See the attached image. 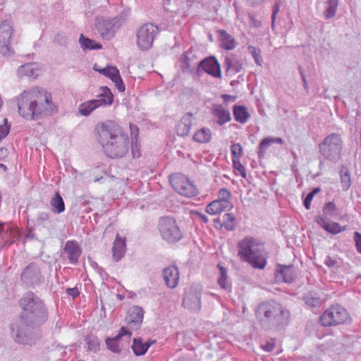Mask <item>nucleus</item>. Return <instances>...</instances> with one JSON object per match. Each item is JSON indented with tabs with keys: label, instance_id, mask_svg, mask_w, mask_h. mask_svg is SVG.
Here are the masks:
<instances>
[{
	"label": "nucleus",
	"instance_id": "obj_32",
	"mask_svg": "<svg viewBox=\"0 0 361 361\" xmlns=\"http://www.w3.org/2000/svg\"><path fill=\"white\" fill-rule=\"evenodd\" d=\"M192 139L199 143H207L212 139V131L208 128H202L193 135Z\"/></svg>",
	"mask_w": 361,
	"mask_h": 361
},
{
	"label": "nucleus",
	"instance_id": "obj_27",
	"mask_svg": "<svg viewBox=\"0 0 361 361\" xmlns=\"http://www.w3.org/2000/svg\"><path fill=\"white\" fill-rule=\"evenodd\" d=\"M220 47L225 50H233L237 46L235 38L224 30L219 31Z\"/></svg>",
	"mask_w": 361,
	"mask_h": 361
},
{
	"label": "nucleus",
	"instance_id": "obj_24",
	"mask_svg": "<svg viewBox=\"0 0 361 361\" xmlns=\"http://www.w3.org/2000/svg\"><path fill=\"white\" fill-rule=\"evenodd\" d=\"M316 222L324 230L332 235L341 233L347 228L346 226H341V225L336 222H327L326 219L323 216H317L316 218Z\"/></svg>",
	"mask_w": 361,
	"mask_h": 361
},
{
	"label": "nucleus",
	"instance_id": "obj_21",
	"mask_svg": "<svg viewBox=\"0 0 361 361\" xmlns=\"http://www.w3.org/2000/svg\"><path fill=\"white\" fill-rule=\"evenodd\" d=\"M64 252L67 254L70 263L76 264L80 257L82 250L78 242L75 240H68L65 244Z\"/></svg>",
	"mask_w": 361,
	"mask_h": 361
},
{
	"label": "nucleus",
	"instance_id": "obj_46",
	"mask_svg": "<svg viewBox=\"0 0 361 361\" xmlns=\"http://www.w3.org/2000/svg\"><path fill=\"white\" fill-rule=\"evenodd\" d=\"M243 148L240 144L235 143L231 146V152L232 159H240L242 156Z\"/></svg>",
	"mask_w": 361,
	"mask_h": 361
},
{
	"label": "nucleus",
	"instance_id": "obj_26",
	"mask_svg": "<svg viewBox=\"0 0 361 361\" xmlns=\"http://www.w3.org/2000/svg\"><path fill=\"white\" fill-rule=\"evenodd\" d=\"M192 121V114L188 112L183 115L176 126L178 135L185 137L188 135Z\"/></svg>",
	"mask_w": 361,
	"mask_h": 361
},
{
	"label": "nucleus",
	"instance_id": "obj_20",
	"mask_svg": "<svg viewBox=\"0 0 361 361\" xmlns=\"http://www.w3.org/2000/svg\"><path fill=\"white\" fill-rule=\"evenodd\" d=\"M212 115L217 118L216 123L219 126H224L231 120V116L229 110L222 104H214L211 109Z\"/></svg>",
	"mask_w": 361,
	"mask_h": 361
},
{
	"label": "nucleus",
	"instance_id": "obj_5",
	"mask_svg": "<svg viewBox=\"0 0 361 361\" xmlns=\"http://www.w3.org/2000/svg\"><path fill=\"white\" fill-rule=\"evenodd\" d=\"M256 317L264 329H271L288 322L289 311L281 304L271 301L260 303L256 310Z\"/></svg>",
	"mask_w": 361,
	"mask_h": 361
},
{
	"label": "nucleus",
	"instance_id": "obj_43",
	"mask_svg": "<svg viewBox=\"0 0 361 361\" xmlns=\"http://www.w3.org/2000/svg\"><path fill=\"white\" fill-rule=\"evenodd\" d=\"M118 341L119 338L116 336L114 338H107L106 339L107 348L113 353H120L121 349L119 347Z\"/></svg>",
	"mask_w": 361,
	"mask_h": 361
},
{
	"label": "nucleus",
	"instance_id": "obj_28",
	"mask_svg": "<svg viewBox=\"0 0 361 361\" xmlns=\"http://www.w3.org/2000/svg\"><path fill=\"white\" fill-rule=\"evenodd\" d=\"M233 207L232 203L221 202L214 200L209 203L206 207V212L211 215H216L225 210H229Z\"/></svg>",
	"mask_w": 361,
	"mask_h": 361
},
{
	"label": "nucleus",
	"instance_id": "obj_1",
	"mask_svg": "<svg viewBox=\"0 0 361 361\" xmlns=\"http://www.w3.org/2000/svg\"><path fill=\"white\" fill-rule=\"evenodd\" d=\"M19 306L23 312L11 324V335L16 342L30 345L35 341V327L47 320L48 311L44 302L32 291L23 295Z\"/></svg>",
	"mask_w": 361,
	"mask_h": 361
},
{
	"label": "nucleus",
	"instance_id": "obj_62",
	"mask_svg": "<svg viewBox=\"0 0 361 361\" xmlns=\"http://www.w3.org/2000/svg\"><path fill=\"white\" fill-rule=\"evenodd\" d=\"M264 0H247L250 6L256 7L259 6L264 2Z\"/></svg>",
	"mask_w": 361,
	"mask_h": 361
},
{
	"label": "nucleus",
	"instance_id": "obj_19",
	"mask_svg": "<svg viewBox=\"0 0 361 361\" xmlns=\"http://www.w3.org/2000/svg\"><path fill=\"white\" fill-rule=\"evenodd\" d=\"M198 68L214 78H219L221 76L220 64L215 57L210 56L201 61Z\"/></svg>",
	"mask_w": 361,
	"mask_h": 361
},
{
	"label": "nucleus",
	"instance_id": "obj_35",
	"mask_svg": "<svg viewBox=\"0 0 361 361\" xmlns=\"http://www.w3.org/2000/svg\"><path fill=\"white\" fill-rule=\"evenodd\" d=\"M79 43L83 50H94L101 49L102 48V44L97 43L95 41L85 37L83 35H80Z\"/></svg>",
	"mask_w": 361,
	"mask_h": 361
},
{
	"label": "nucleus",
	"instance_id": "obj_25",
	"mask_svg": "<svg viewBox=\"0 0 361 361\" xmlns=\"http://www.w3.org/2000/svg\"><path fill=\"white\" fill-rule=\"evenodd\" d=\"M126 251V238H121L118 234H117L112 247V255L114 261L118 262L121 260L125 255Z\"/></svg>",
	"mask_w": 361,
	"mask_h": 361
},
{
	"label": "nucleus",
	"instance_id": "obj_29",
	"mask_svg": "<svg viewBox=\"0 0 361 361\" xmlns=\"http://www.w3.org/2000/svg\"><path fill=\"white\" fill-rule=\"evenodd\" d=\"M302 300L305 305L311 308H319L322 304V300L319 294L314 291H308L304 293Z\"/></svg>",
	"mask_w": 361,
	"mask_h": 361
},
{
	"label": "nucleus",
	"instance_id": "obj_56",
	"mask_svg": "<svg viewBox=\"0 0 361 361\" xmlns=\"http://www.w3.org/2000/svg\"><path fill=\"white\" fill-rule=\"evenodd\" d=\"M66 293L68 295L71 296L73 299L76 298L80 294V292L76 287L67 288Z\"/></svg>",
	"mask_w": 361,
	"mask_h": 361
},
{
	"label": "nucleus",
	"instance_id": "obj_40",
	"mask_svg": "<svg viewBox=\"0 0 361 361\" xmlns=\"http://www.w3.org/2000/svg\"><path fill=\"white\" fill-rule=\"evenodd\" d=\"M323 213L325 216L336 218L341 212L333 202L326 203L323 207Z\"/></svg>",
	"mask_w": 361,
	"mask_h": 361
},
{
	"label": "nucleus",
	"instance_id": "obj_7",
	"mask_svg": "<svg viewBox=\"0 0 361 361\" xmlns=\"http://www.w3.org/2000/svg\"><path fill=\"white\" fill-rule=\"evenodd\" d=\"M126 20V14L121 13L114 18L98 16L95 19V27L100 37L110 40Z\"/></svg>",
	"mask_w": 361,
	"mask_h": 361
},
{
	"label": "nucleus",
	"instance_id": "obj_48",
	"mask_svg": "<svg viewBox=\"0 0 361 361\" xmlns=\"http://www.w3.org/2000/svg\"><path fill=\"white\" fill-rule=\"evenodd\" d=\"M3 122V124H0V140L5 138L10 130V126L8 123L7 118H4Z\"/></svg>",
	"mask_w": 361,
	"mask_h": 361
},
{
	"label": "nucleus",
	"instance_id": "obj_57",
	"mask_svg": "<svg viewBox=\"0 0 361 361\" xmlns=\"http://www.w3.org/2000/svg\"><path fill=\"white\" fill-rule=\"evenodd\" d=\"M262 348L267 352H271L275 348V343L273 341H267Z\"/></svg>",
	"mask_w": 361,
	"mask_h": 361
},
{
	"label": "nucleus",
	"instance_id": "obj_44",
	"mask_svg": "<svg viewBox=\"0 0 361 361\" xmlns=\"http://www.w3.org/2000/svg\"><path fill=\"white\" fill-rule=\"evenodd\" d=\"M272 137H268L263 139L259 145L258 156L259 158L264 157L265 151L273 144Z\"/></svg>",
	"mask_w": 361,
	"mask_h": 361
},
{
	"label": "nucleus",
	"instance_id": "obj_31",
	"mask_svg": "<svg viewBox=\"0 0 361 361\" xmlns=\"http://www.w3.org/2000/svg\"><path fill=\"white\" fill-rule=\"evenodd\" d=\"M154 343H143L140 338H134L132 348L137 356L143 355L146 353L149 346Z\"/></svg>",
	"mask_w": 361,
	"mask_h": 361
},
{
	"label": "nucleus",
	"instance_id": "obj_42",
	"mask_svg": "<svg viewBox=\"0 0 361 361\" xmlns=\"http://www.w3.org/2000/svg\"><path fill=\"white\" fill-rule=\"evenodd\" d=\"M247 50L253 57L255 62L257 65L261 66L262 65V57L261 55V50L254 46L250 45L247 47Z\"/></svg>",
	"mask_w": 361,
	"mask_h": 361
},
{
	"label": "nucleus",
	"instance_id": "obj_47",
	"mask_svg": "<svg viewBox=\"0 0 361 361\" xmlns=\"http://www.w3.org/2000/svg\"><path fill=\"white\" fill-rule=\"evenodd\" d=\"M320 189L319 188H314L312 192H309L304 200V206L307 209H310L311 202L313 199V197L315 194H317Z\"/></svg>",
	"mask_w": 361,
	"mask_h": 361
},
{
	"label": "nucleus",
	"instance_id": "obj_50",
	"mask_svg": "<svg viewBox=\"0 0 361 361\" xmlns=\"http://www.w3.org/2000/svg\"><path fill=\"white\" fill-rule=\"evenodd\" d=\"M131 152L133 158H139L141 156L139 145L137 141H131Z\"/></svg>",
	"mask_w": 361,
	"mask_h": 361
},
{
	"label": "nucleus",
	"instance_id": "obj_9",
	"mask_svg": "<svg viewBox=\"0 0 361 361\" xmlns=\"http://www.w3.org/2000/svg\"><path fill=\"white\" fill-rule=\"evenodd\" d=\"M102 92L94 99H91L80 104L78 111L82 116H88L96 109L100 106L111 105L113 103L114 96L107 87L101 88Z\"/></svg>",
	"mask_w": 361,
	"mask_h": 361
},
{
	"label": "nucleus",
	"instance_id": "obj_52",
	"mask_svg": "<svg viewBox=\"0 0 361 361\" xmlns=\"http://www.w3.org/2000/svg\"><path fill=\"white\" fill-rule=\"evenodd\" d=\"M354 241L357 251L361 254V233L357 231L354 233Z\"/></svg>",
	"mask_w": 361,
	"mask_h": 361
},
{
	"label": "nucleus",
	"instance_id": "obj_53",
	"mask_svg": "<svg viewBox=\"0 0 361 361\" xmlns=\"http://www.w3.org/2000/svg\"><path fill=\"white\" fill-rule=\"evenodd\" d=\"M130 129L132 136V140L137 141V137L139 134V129L136 125L130 124Z\"/></svg>",
	"mask_w": 361,
	"mask_h": 361
},
{
	"label": "nucleus",
	"instance_id": "obj_2",
	"mask_svg": "<svg viewBox=\"0 0 361 361\" xmlns=\"http://www.w3.org/2000/svg\"><path fill=\"white\" fill-rule=\"evenodd\" d=\"M95 131L97 141L108 157L119 159L128 152V136L114 121H106L97 124Z\"/></svg>",
	"mask_w": 361,
	"mask_h": 361
},
{
	"label": "nucleus",
	"instance_id": "obj_14",
	"mask_svg": "<svg viewBox=\"0 0 361 361\" xmlns=\"http://www.w3.org/2000/svg\"><path fill=\"white\" fill-rule=\"evenodd\" d=\"M169 181L173 189L183 196L190 197L198 194L196 187L183 174H173L170 176Z\"/></svg>",
	"mask_w": 361,
	"mask_h": 361
},
{
	"label": "nucleus",
	"instance_id": "obj_63",
	"mask_svg": "<svg viewBox=\"0 0 361 361\" xmlns=\"http://www.w3.org/2000/svg\"><path fill=\"white\" fill-rule=\"evenodd\" d=\"M222 98H223L224 102H235L236 97L229 95V94H223Z\"/></svg>",
	"mask_w": 361,
	"mask_h": 361
},
{
	"label": "nucleus",
	"instance_id": "obj_51",
	"mask_svg": "<svg viewBox=\"0 0 361 361\" xmlns=\"http://www.w3.org/2000/svg\"><path fill=\"white\" fill-rule=\"evenodd\" d=\"M280 8H281V1H276L273 6V8H272V15H271V20H272L271 27H274L276 17L280 10Z\"/></svg>",
	"mask_w": 361,
	"mask_h": 361
},
{
	"label": "nucleus",
	"instance_id": "obj_45",
	"mask_svg": "<svg viewBox=\"0 0 361 361\" xmlns=\"http://www.w3.org/2000/svg\"><path fill=\"white\" fill-rule=\"evenodd\" d=\"M216 200L222 203H231L230 192L226 188H221L218 192V199Z\"/></svg>",
	"mask_w": 361,
	"mask_h": 361
},
{
	"label": "nucleus",
	"instance_id": "obj_22",
	"mask_svg": "<svg viewBox=\"0 0 361 361\" xmlns=\"http://www.w3.org/2000/svg\"><path fill=\"white\" fill-rule=\"evenodd\" d=\"M162 276L168 287L174 288L177 286L179 281V271L176 267L171 266L164 269Z\"/></svg>",
	"mask_w": 361,
	"mask_h": 361
},
{
	"label": "nucleus",
	"instance_id": "obj_3",
	"mask_svg": "<svg viewBox=\"0 0 361 361\" xmlns=\"http://www.w3.org/2000/svg\"><path fill=\"white\" fill-rule=\"evenodd\" d=\"M16 99L19 114L26 119L36 120L56 109L51 94L38 87L23 91Z\"/></svg>",
	"mask_w": 361,
	"mask_h": 361
},
{
	"label": "nucleus",
	"instance_id": "obj_49",
	"mask_svg": "<svg viewBox=\"0 0 361 361\" xmlns=\"http://www.w3.org/2000/svg\"><path fill=\"white\" fill-rule=\"evenodd\" d=\"M49 219V214L47 212H40L36 217V224L40 225L47 221Z\"/></svg>",
	"mask_w": 361,
	"mask_h": 361
},
{
	"label": "nucleus",
	"instance_id": "obj_8",
	"mask_svg": "<svg viewBox=\"0 0 361 361\" xmlns=\"http://www.w3.org/2000/svg\"><path fill=\"white\" fill-rule=\"evenodd\" d=\"M159 231L163 240L169 243H174L183 238L182 231L173 217L163 216L158 224Z\"/></svg>",
	"mask_w": 361,
	"mask_h": 361
},
{
	"label": "nucleus",
	"instance_id": "obj_55",
	"mask_svg": "<svg viewBox=\"0 0 361 361\" xmlns=\"http://www.w3.org/2000/svg\"><path fill=\"white\" fill-rule=\"evenodd\" d=\"M249 19L251 22V24L255 27H259L262 25L261 21L257 19L256 16L252 13L248 14Z\"/></svg>",
	"mask_w": 361,
	"mask_h": 361
},
{
	"label": "nucleus",
	"instance_id": "obj_12",
	"mask_svg": "<svg viewBox=\"0 0 361 361\" xmlns=\"http://www.w3.org/2000/svg\"><path fill=\"white\" fill-rule=\"evenodd\" d=\"M159 27L153 23H145L140 26L136 32V44L140 51H147L152 48Z\"/></svg>",
	"mask_w": 361,
	"mask_h": 361
},
{
	"label": "nucleus",
	"instance_id": "obj_64",
	"mask_svg": "<svg viewBox=\"0 0 361 361\" xmlns=\"http://www.w3.org/2000/svg\"><path fill=\"white\" fill-rule=\"evenodd\" d=\"M8 154V149L4 147L0 148V160L6 158Z\"/></svg>",
	"mask_w": 361,
	"mask_h": 361
},
{
	"label": "nucleus",
	"instance_id": "obj_18",
	"mask_svg": "<svg viewBox=\"0 0 361 361\" xmlns=\"http://www.w3.org/2000/svg\"><path fill=\"white\" fill-rule=\"evenodd\" d=\"M276 280L286 283H291L295 281V273L293 265L278 264L275 271Z\"/></svg>",
	"mask_w": 361,
	"mask_h": 361
},
{
	"label": "nucleus",
	"instance_id": "obj_59",
	"mask_svg": "<svg viewBox=\"0 0 361 361\" xmlns=\"http://www.w3.org/2000/svg\"><path fill=\"white\" fill-rule=\"evenodd\" d=\"M131 334H132L129 330H128L125 327H121V329H120L118 334L116 336V337H117L118 338L120 339L123 336H128V338H130L131 336Z\"/></svg>",
	"mask_w": 361,
	"mask_h": 361
},
{
	"label": "nucleus",
	"instance_id": "obj_16",
	"mask_svg": "<svg viewBox=\"0 0 361 361\" xmlns=\"http://www.w3.org/2000/svg\"><path fill=\"white\" fill-rule=\"evenodd\" d=\"M94 69L101 74L104 75L106 77L109 78L111 81L115 84V86L117 87L118 90L121 92H123L126 90L125 85L123 82V80L120 75L119 71L115 66H106L104 68H97L96 65L94 66Z\"/></svg>",
	"mask_w": 361,
	"mask_h": 361
},
{
	"label": "nucleus",
	"instance_id": "obj_36",
	"mask_svg": "<svg viewBox=\"0 0 361 361\" xmlns=\"http://www.w3.org/2000/svg\"><path fill=\"white\" fill-rule=\"evenodd\" d=\"M339 173L342 189L344 191H347L351 186L350 171L345 166L342 165Z\"/></svg>",
	"mask_w": 361,
	"mask_h": 361
},
{
	"label": "nucleus",
	"instance_id": "obj_11",
	"mask_svg": "<svg viewBox=\"0 0 361 361\" xmlns=\"http://www.w3.org/2000/svg\"><path fill=\"white\" fill-rule=\"evenodd\" d=\"M13 23L10 20L0 22V54L9 57L15 54L11 42L14 36Z\"/></svg>",
	"mask_w": 361,
	"mask_h": 361
},
{
	"label": "nucleus",
	"instance_id": "obj_13",
	"mask_svg": "<svg viewBox=\"0 0 361 361\" xmlns=\"http://www.w3.org/2000/svg\"><path fill=\"white\" fill-rule=\"evenodd\" d=\"M22 283L28 288H35L44 282L40 264L31 262L27 265L20 274Z\"/></svg>",
	"mask_w": 361,
	"mask_h": 361
},
{
	"label": "nucleus",
	"instance_id": "obj_15",
	"mask_svg": "<svg viewBox=\"0 0 361 361\" xmlns=\"http://www.w3.org/2000/svg\"><path fill=\"white\" fill-rule=\"evenodd\" d=\"M201 290L197 287H191L184 295L183 307L192 312H199L201 309Z\"/></svg>",
	"mask_w": 361,
	"mask_h": 361
},
{
	"label": "nucleus",
	"instance_id": "obj_61",
	"mask_svg": "<svg viewBox=\"0 0 361 361\" xmlns=\"http://www.w3.org/2000/svg\"><path fill=\"white\" fill-rule=\"evenodd\" d=\"M54 42L61 44H64L66 42V37L61 34H58L54 38Z\"/></svg>",
	"mask_w": 361,
	"mask_h": 361
},
{
	"label": "nucleus",
	"instance_id": "obj_33",
	"mask_svg": "<svg viewBox=\"0 0 361 361\" xmlns=\"http://www.w3.org/2000/svg\"><path fill=\"white\" fill-rule=\"evenodd\" d=\"M37 66L35 63H26L20 66L18 69V75L20 77L28 76L35 78L37 75Z\"/></svg>",
	"mask_w": 361,
	"mask_h": 361
},
{
	"label": "nucleus",
	"instance_id": "obj_10",
	"mask_svg": "<svg viewBox=\"0 0 361 361\" xmlns=\"http://www.w3.org/2000/svg\"><path fill=\"white\" fill-rule=\"evenodd\" d=\"M348 319L349 314L345 308L339 304H334L322 313L320 322L324 326H332L342 324Z\"/></svg>",
	"mask_w": 361,
	"mask_h": 361
},
{
	"label": "nucleus",
	"instance_id": "obj_58",
	"mask_svg": "<svg viewBox=\"0 0 361 361\" xmlns=\"http://www.w3.org/2000/svg\"><path fill=\"white\" fill-rule=\"evenodd\" d=\"M233 166L238 171H244V166L240 162V159H232Z\"/></svg>",
	"mask_w": 361,
	"mask_h": 361
},
{
	"label": "nucleus",
	"instance_id": "obj_37",
	"mask_svg": "<svg viewBox=\"0 0 361 361\" xmlns=\"http://www.w3.org/2000/svg\"><path fill=\"white\" fill-rule=\"evenodd\" d=\"M338 0H327L325 3L324 15L326 19H330L336 16L338 9Z\"/></svg>",
	"mask_w": 361,
	"mask_h": 361
},
{
	"label": "nucleus",
	"instance_id": "obj_60",
	"mask_svg": "<svg viewBox=\"0 0 361 361\" xmlns=\"http://www.w3.org/2000/svg\"><path fill=\"white\" fill-rule=\"evenodd\" d=\"M299 72L301 75V78H302V83H303V87L305 89V90L307 91L308 90L307 81L305 73L300 66L299 67Z\"/></svg>",
	"mask_w": 361,
	"mask_h": 361
},
{
	"label": "nucleus",
	"instance_id": "obj_39",
	"mask_svg": "<svg viewBox=\"0 0 361 361\" xmlns=\"http://www.w3.org/2000/svg\"><path fill=\"white\" fill-rule=\"evenodd\" d=\"M221 222V226H224L228 231H232L235 228V216L231 213H226L223 215L222 219H217L216 221Z\"/></svg>",
	"mask_w": 361,
	"mask_h": 361
},
{
	"label": "nucleus",
	"instance_id": "obj_23",
	"mask_svg": "<svg viewBox=\"0 0 361 361\" xmlns=\"http://www.w3.org/2000/svg\"><path fill=\"white\" fill-rule=\"evenodd\" d=\"M225 67L226 73L229 75H235L239 73L243 68V63L238 59L237 55L232 54H227L225 56Z\"/></svg>",
	"mask_w": 361,
	"mask_h": 361
},
{
	"label": "nucleus",
	"instance_id": "obj_54",
	"mask_svg": "<svg viewBox=\"0 0 361 361\" xmlns=\"http://www.w3.org/2000/svg\"><path fill=\"white\" fill-rule=\"evenodd\" d=\"M324 264L329 268H335L338 267V262L329 256L326 258Z\"/></svg>",
	"mask_w": 361,
	"mask_h": 361
},
{
	"label": "nucleus",
	"instance_id": "obj_30",
	"mask_svg": "<svg viewBox=\"0 0 361 361\" xmlns=\"http://www.w3.org/2000/svg\"><path fill=\"white\" fill-rule=\"evenodd\" d=\"M235 120L240 123H245L250 115L246 107L242 105H235L233 109Z\"/></svg>",
	"mask_w": 361,
	"mask_h": 361
},
{
	"label": "nucleus",
	"instance_id": "obj_17",
	"mask_svg": "<svg viewBox=\"0 0 361 361\" xmlns=\"http://www.w3.org/2000/svg\"><path fill=\"white\" fill-rule=\"evenodd\" d=\"M144 317V310L139 306H133L129 309L126 317L128 326L133 330L140 329Z\"/></svg>",
	"mask_w": 361,
	"mask_h": 361
},
{
	"label": "nucleus",
	"instance_id": "obj_6",
	"mask_svg": "<svg viewBox=\"0 0 361 361\" xmlns=\"http://www.w3.org/2000/svg\"><path fill=\"white\" fill-rule=\"evenodd\" d=\"M343 147V136L339 133L328 135L318 145L320 154L332 163H336L341 159Z\"/></svg>",
	"mask_w": 361,
	"mask_h": 361
},
{
	"label": "nucleus",
	"instance_id": "obj_38",
	"mask_svg": "<svg viewBox=\"0 0 361 361\" xmlns=\"http://www.w3.org/2000/svg\"><path fill=\"white\" fill-rule=\"evenodd\" d=\"M218 268L220 271V277L218 279L219 285L221 288L230 291L231 289V283L228 281L226 269L220 264H218Z\"/></svg>",
	"mask_w": 361,
	"mask_h": 361
},
{
	"label": "nucleus",
	"instance_id": "obj_41",
	"mask_svg": "<svg viewBox=\"0 0 361 361\" xmlns=\"http://www.w3.org/2000/svg\"><path fill=\"white\" fill-rule=\"evenodd\" d=\"M85 341L87 345V350L96 353L99 350L100 343L96 336H88L85 338Z\"/></svg>",
	"mask_w": 361,
	"mask_h": 361
},
{
	"label": "nucleus",
	"instance_id": "obj_4",
	"mask_svg": "<svg viewBox=\"0 0 361 361\" xmlns=\"http://www.w3.org/2000/svg\"><path fill=\"white\" fill-rule=\"evenodd\" d=\"M237 247L238 255L241 261L248 263L255 269L265 268L267 264L268 253L259 240L247 236L238 243Z\"/></svg>",
	"mask_w": 361,
	"mask_h": 361
},
{
	"label": "nucleus",
	"instance_id": "obj_34",
	"mask_svg": "<svg viewBox=\"0 0 361 361\" xmlns=\"http://www.w3.org/2000/svg\"><path fill=\"white\" fill-rule=\"evenodd\" d=\"M50 205L51 207L52 211L56 214H61L65 210V204L64 201L59 194V192H55L54 196L51 198L50 201Z\"/></svg>",
	"mask_w": 361,
	"mask_h": 361
}]
</instances>
